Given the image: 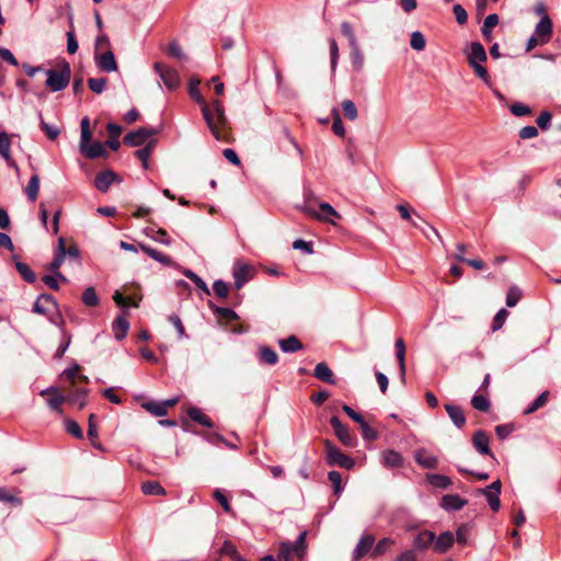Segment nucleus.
Here are the masks:
<instances>
[{
  "label": "nucleus",
  "instance_id": "obj_1",
  "mask_svg": "<svg viewBox=\"0 0 561 561\" xmlns=\"http://www.w3.org/2000/svg\"><path fill=\"white\" fill-rule=\"evenodd\" d=\"M199 80L196 78H191L188 82V94L192 100L199 105L203 117L211 133V135L217 140H224V135L220 134L216 127L213 113L210 111V106L207 104L205 98L202 95L199 91Z\"/></svg>",
  "mask_w": 561,
  "mask_h": 561
},
{
  "label": "nucleus",
  "instance_id": "obj_2",
  "mask_svg": "<svg viewBox=\"0 0 561 561\" xmlns=\"http://www.w3.org/2000/svg\"><path fill=\"white\" fill-rule=\"evenodd\" d=\"M46 85L51 92H60L66 89L71 79V68L68 61H64L59 70L47 69Z\"/></svg>",
  "mask_w": 561,
  "mask_h": 561
},
{
  "label": "nucleus",
  "instance_id": "obj_3",
  "mask_svg": "<svg viewBox=\"0 0 561 561\" xmlns=\"http://www.w3.org/2000/svg\"><path fill=\"white\" fill-rule=\"evenodd\" d=\"M327 450L325 461L329 466H339L344 469H352L355 465L354 459L342 453L331 440H324Z\"/></svg>",
  "mask_w": 561,
  "mask_h": 561
},
{
  "label": "nucleus",
  "instance_id": "obj_4",
  "mask_svg": "<svg viewBox=\"0 0 561 561\" xmlns=\"http://www.w3.org/2000/svg\"><path fill=\"white\" fill-rule=\"evenodd\" d=\"M160 130L159 127H140L127 133L123 138V142L129 147H140L148 138L158 135Z\"/></svg>",
  "mask_w": 561,
  "mask_h": 561
},
{
  "label": "nucleus",
  "instance_id": "obj_5",
  "mask_svg": "<svg viewBox=\"0 0 561 561\" xmlns=\"http://www.w3.org/2000/svg\"><path fill=\"white\" fill-rule=\"evenodd\" d=\"M330 424L335 436L343 445L348 447H353L355 445L356 437L350 433L348 426L343 424L336 415L331 416Z\"/></svg>",
  "mask_w": 561,
  "mask_h": 561
},
{
  "label": "nucleus",
  "instance_id": "obj_6",
  "mask_svg": "<svg viewBox=\"0 0 561 561\" xmlns=\"http://www.w3.org/2000/svg\"><path fill=\"white\" fill-rule=\"evenodd\" d=\"M94 62L102 72H115L118 69L114 53L107 49L105 53L94 51Z\"/></svg>",
  "mask_w": 561,
  "mask_h": 561
},
{
  "label": "nucleus",
  "instance_id": "obj_7",
  "mask_svg": "<svg viewBox=\"0 0 561 561\" xmlns=\"http://www.w3.org/2000/svg\"><path fill=\"white\" fill-rule=\"evenodd\" d=\"M79 150L84 157L89 159L105 158L108 156L104 145L100 141L80 140Z\"/></svg>",
  "mask_w": 561,
  "mask_h": 561
},
{
  "label": "nucleus",
  "instance_id": "obj_8",
  "mask_svg": "<svg viewBox=\"0 0 561 561\" xmlns=\"http://www.w3.org/2000/svg\"><path fill=\"white\" fill-rule=\"evenodd\" d=\"M114 182H121L116 172L111 169L99 172L94 179L96 190L106 193Z\"/></svg>",
  "mask_w": 561,
  "mask_h": 561
},
{
  "label": "nucleus",
  "instance_id": "obj_9",
  "mask_svg": "<svg viewBox=\"0 0 561 561\" xmlns=\"http://www.w3.org/2000/svg\"><path fill=\"white\" fill-rule=\"evenodd\" d=\"M489 435L483 430H478L472 436L473 448L482 456H490L495 458L489 446Z\"/></svg>",
  "mask_w": 561,
  "mask_h": 561
},
{
  "label": "nucleus",
  "instance_id": "obj_10",
  "mask_svg": "<svg viewBox=\"0 0 561 561\" xmlns=\"http://www.w3.org/2000/svg\"><path fill=\"white\" fill-rule=\"evenodd\" d=\"M375 543V537L370 534H363L356 545V547L353 550L352 558L354 561H358L364 556H366Z\"/></svg>",
  "mask_w": 561,
  "mask_h": 561
},
{
  "label": "nucleus",
  "instance_id": "obj_11",
  "mask_svg": "<svg viewBox=\"0 0 561 561\" xmlns=\"http://www.w3.org/2000/svg\"><path fill=\"white\" fill-rule=\"evenodd\" d=\"M468 501L458 494H445L440 499V507L447 512H457L467 505Z\"/></svg>",
  "mask_w": 561,
  "mask_h": 561
},
{
  "label": "nucleus",
  "instance_id": "obj_12",
  "mask_svg": "<svg viewBox=\"0 0 561 561\" xmlns=\"http://www.w3.org/2000/svg\"><path fill=\"white\" fill-rule=\"evenodd\" d=\"M553 25L552 21L548 14H543V16L539 20L536 25L535 32L538 35V38L541 44H547L552 35Z\"/></svg>",
  "mask_w": 561,
  "mask_h": 561
},
{
  "label": "nucleus",
  "instance_id": "obj_13",
  "mask_svg": "<svg viewBox=\"0 0 561 561\" xmlns=\"http://www.w3.org/2000/svg\"><path fill=\"white\" fill-rule=\"evenodd\" d=\"M415 462L424 469H436L438 467V458L424 448L417 449L414 453Z\"/></svg>",
  "mask_w": 561,
  "mask_h": 561
},
{
  "label": "nucleus",
  "instance_id": "obj_14",
  "mask_svg": "<svg viewBox=\"0 0 561 561\" xmlns=\"http://www.w3.org/2000/svg\"><path fill=\"white\" fill-rule=\"evenodd\" d=\"M468 64L474 65V64H482L486 61L488 55L485 51L484 46L480 42H473L470 45V49L467 54Z\"/></svg>",
  "mask_w": 561,
  "mask_h": 561
},
{
  "label": "nucleus",
  "instance_id": "obj_15",
  "mask_svg": "<svg viewBox=\"0 0 561 561\" xmlns=\"http://www.w3.org/2000/svg\"><path fill=\"white\" fill-rule=\"evenodd\" d=\"M320 214L317 213L314 209L306 207L305 210L307 214H309L312 217H317L321 220H325L329 222H333L332 217H340L337 211L327 202H322L320 204Z\"/></svg>",
  "mask_w": 561,
  "mask_h": 561
},
{
  "label": "nucleus",
  "instance_id": "obj_16",
  "mask_svg": "<svg viewBox=\"0 0 561 561\" xmlns=\"http://www.w3.org/2000/svg\"><path fill=\"white\" fill-rule=\"evenodd\" d=\"M455 542V536L451 531H443L435 538L433 545L437 553H445Z\"/></svg>",
  "mask_w": 561,
  "mask_h": 561
},
{
  "label": "nucleus",
  "instance_id": "obj_17",
  "mask_svg": "<svg viewBox=\"0 0 561 561\" xmlns=\"http://www.w3.org/2000/svg\"><path fill=\"white\" fill-rule=\"evenodd\" d=\"M435 540V534L431 530H423L419 533L413 539L412 550L423 551L433 545Z\"/></svg>",
  "mask_w": 561,
  "mask_h": 561
},
{
  "label": "nucleus",
  "instance_id": "obj_18",
  "mask_svg": "<svg viewBox=\"0 0 561 561\" xmlns=\"http://www.w3.org/2000/svg\"><path fill=\"white\" fill-rule=\"evenodd\" d=\"M211 107L213 110L210 108V111L213 113L216 127L218 131L221 134L220 128H225L228 124V118L225 114V107L221 101L217 99L211 102Z\"/></svg>",
  "mask_w": 561,
  "mask_h": 561
},
{
  "label": "nucleus",
  "instance_id": "obj_19",
  "mask_svg": "<svg viewBox=\"0 0 561 561\" xmlns=\"http://www.w3.org/2000/svg\"><path fill=\"white\" fill-rule=\"evenodd\" d=\"M444 408L453 424L457 428H462L466 424V416L461 408L453 403H447Z\"/></svg>",
  "mask_w": 561,
  "mask_h": 561
},
{
  "label": "nucleus",
  "instance_id": "obj_20",
  "mask_svg": "<svg viewBox=\"0 0 561 561\" xmlns=\"http://www.w3.org/2000/svg\"><path fill=\"white\" fill-rule=\"evenodd\" d=\"M112 328L114 331V336L117 341H122L126 337L129 330V321L127 318L121 313L117 314L112 323Z\"/></svg>",
  "mask_w": 561,
  "mask_h": 561
},
{
  "label": "nucleus",
  "instance_id": "obj_21",
  "mask_svg": "<svg viewBox=\"0 0 561 561\" xmlns=\"http://www.w3.org/2000/svg\"><path fill=\"white\" fill-rule=\"evenodd\" d=\"M381 463L389 469L400 468L403 465V458L400 453L394 449H387L382 453Z\"/></svg>",
  "mask_w": 561,
  "mask_h": 561
},
{
  "label": "nucleus",
  "instance_id": "obj_22",
  "mask_svg": "<svg viewBox=\"0 0 561 561\" xmlns=\"http://www.w3.org/2000/svg\"><path fill=\"white\" fill-rule=\"evenodd\" d=\"M313 376L329 385H336V378L331 368L325 363H318L313 370Z\"/></svg>",
  "mask_w": 561,
  "mask_h": 561
},
{
  "label": "nucleus",
  "instance_id": "obj_23",
  "mask_svg": "<svg viewBox=\"0 0 561 561\" xmlns=\"http://www.w3.org/2000/svg\"><path fill=\"white\" fill-rule=\"evenodd\" d=\"M396 358L398 360L400 379L402 383H405V344L402 339H398L394 343Z\"/></svg>",
  "mask_w": 561,
  "mask_h": 561
},
{
  "label": "nucleus",
  "instance_id": "obj_24",
  "mask_svg": "<svg viewBox=\"0 0 561 561\" xmlns=\"http://www.w3.org/2000/svg\"><path fill=\"white\" fill-rule=\"evenodd\" d=\"M12 261L14 262L15 268L21 275V277L28 284H33L36 280L35 273L31 270V267L19 260V256L13 254L11 256Z\"/></svg>",
  "mask_w": 561,
  "mask_h": 561
},
{
  "label": "nucleus",
  "instance_id": "obj_25",
  "mask_svg": "<svg viewBox=\"0 0 561 561\" xmlns=\"http://www.w3.org/2000/svg\"><path fill=\"white\" fill-rule=\"evenodd\" d=\"M139 248L140 250L146 253L149 257H151L152 260L161 263L162 265H165V266H171L172 265V260L169 255L158 251L157 249H153L151 248L150 245H147V244H144V243H140L139 244Z\"/></svg>",
  "mask_w": 561,
  "mask_h": 561
},
{
  "label": "nucleus",
  "instance_id": "obj_26",
  "mask_svg": "<svg viewBox=\"0 0 561 561\" xmlns=\"http://www.w3.org/2000/svg\"><path fill=\"white\" fill-rule=\"evenodd\" d=\"M425 480L435 489L446 490L451 485L450 478L440 473H426Z\"/></svg>",
  "mask_w": 561,
  "mask_h": 561
},
{
  "label": "nucleus",
  "instance_id": "obj_27",
  "mask_svg": "<svg viewBox=\"0 0 561 561\" xmlns=\"http://www.w3.org/2000/svg\"><path fill=\"white\" fill-rule=\"evenodd\" d=\"M66 257V245H65V239L60 237L58 239V248L54 255V259L51 260L49 264V270L51 272L59 271L60 266L64 264Z\"/></svg>",
  "mask_w": 561,
  "mask_h": 561
},
{
  "label": "nucleus",
  "instance_id": "obj_28",
  "mask_svg": "<svg viewBox=\"0 0 561 561\" xmlns=\"http://www.w3.org/2000/svg\"><path fill=\"white\" fill-rule=\"evenodd\" d=\"M59 329L61 332V341L54 354L55 359H61L64 357L65 353L67 352L71 344L72 339V335L68 331H66L62 324L59 327Z\"/></svg>",
  "mask_w": 561,
  "mask_h": 561
},
{
  "label": "nucleus",
  "instance_id": "obj_29",
  "mask_svg": "<svg viewBox=\"0 0 561 561\" xmlns=\"http://www.w3.org/2000/svg\"><path fill=\"white\" fill-rule=\"evenodd\" d=\"M278 344L283 353H295L304 347L302 343L296 335H290L286 339L279 340Z\"/></svg>",
  "mask_w": 561,
  "mask_h": 561
},
{
  "label": "nucleus",
  "instance_id": "obj_30",
  "mask_svg": "<svg viewBox=\"0 0 561 561\" xmlns=\"http://www.w3.org/2000/svg\"><path fill=\"white\" fill-rule=\"evenodd\" d=\"M160 79L170 91L175 90L180 84V76L178 71L172 68H168V71L161 72Z\"/></svg>",
  "mask_w": 561,
  "mask_h": 561
},
{
  "label": "nucleus",
  "instance_id": "obj_31",
  "mask_svg": "<svg viewBox=\"0 0 561 561\" xmlns=\"http://www.w3.org/2000/svg\"><path fill=\"white\" fill-rule=\"evenodd\" d=\"M187 415L192 421L198 423L199 425H203L208 428H211L214 426L213 421L206 414H204L201 409L196 407H191L187 410Z\"/></svg>",
  "mask_w": 561,
  "mask_h": 561
},
{
  "label": "nucleus",
  "instance_id": "obj_32",
  "mask_svg": "<svg viewBox=\"0 0 561 561\" xmlns=\"http://www.w3.org/2000/svg\"><path fill=\"white\" fill-rule=\"evenodd\" d=\"M208 307L211 309L213 313L219 318H224L229 321H236L239 319L238 313L231 308L216 306L213 301H208Z\"/></svg>",
  "mask_w": 561,
  "mask_h": 561
},
{
  "label": "nucleus",
  "instance_id": "obj_33",
  "mask_svg": "<svg viewBox=\"0 0 561 561\" xmlns=\"http://www.w3.org/2000/svg\"><path fill=\"white\" fill-rule=\"evenodd\" d=\"M157 144V139H150L145 147L138 149L135 152V156L141 161L144 169H148V159Z\"/></svg>",
  "mask_w": 561,
  "mask_h": 561
},
{
  "label": "nucleus",
  "instance_id": "obj_34",
  "mask_svg": "<svg viewBox=\"0 0 561 561\" xmlns=\"http://www.w3.org/2000/svg\"><path fill=\"white\" fill-rule=\"evenodd\" d=\"M259 360L262 364L275 365L278 362V355L274 348L261 346L259 348Z\"/></svg>",
  "mask_w": 561,
  "mask_h": 561
},
{
  "label": "nucleus",
  "instance_id": "obj_35",
  "mask_svg": "<svg viewBox=\"0 0 561 561\" xmlns=\"http://www.w3.org/2000/svg\"><path fill=\"white\" fill-rule=\"evenodd\" d=\"M248 272L249 268L247 265H234L232 271V276L234 279V287L240 289L248 282Z\"/></svg>",
  "mask_w": 561,
  "mask_h": 561
},
{
  "label": "nucleus",
  "instance_id": "obj_36",
  "mask_svg": "<svg viewBox=\"0 0 561 561\" xmlns=\"http://www.w3.org/2000/svg\"><path fill=\"white\" fill-rule=\"evenodd\" d=\"M394 543L396 541L391 537L380 539L376 545L374 543V547L371 548V557L378 558L385 554Z\"/></svg>",
  "mask_w": 561,
  "mask_h": 561
},
{
  "label": "nucleus",
  "instance_id": "obj_37",
  "mask_svg": "<svg viewBox=\"0 0 561 561\" xmlns=\"http://www.w3.org/2000/svg\"><path fill=\"white\" fill-rule=\"evenodd\" d=\"M183 275L192 280L195 286L206 296H210V289L206 282L192 270H184Z\"/></svg>",
  "mask_w": 561,
  "mask_h": 561
},
{
  "label": "nucleus",
  "instance_id": "obj_38",
  "mask_svg": "<svg viewBox=\"0 0 561 561\" xmlns=\"http://www.w3.org/2000/svg\"><path fill=\"white\" fill-rule=\"evenodd\" d=\"M39 191V176L38 174H33L28 180V183L25 188V194L30 202H35L38 196Z\"/></svg>",
  "mask_w": 561,
  "mask_h": 561
},
{
  "label": "nucleus",
  "instance_id": "obj_39",
  "mask_svg": "<svg viewBox=\"0 0 561 561\" xmlns=\"http://www.w3.org/2000/svg\"><path fill=\"white\" fill-rule=\"evenodd\" d=\"M81 301L87 307H96L100 304V298L93 286H89L83 290Z\"/></svg>",
  "mask_w": 561,
  "mask_h": 561
},
{
  "label": "nucleus",
  "instance_id": "obj_40",
  "mask_svg": "<svg viewBox=\"0 0 561 561\" xmlns=\"http://www.w3.org/2000/svg\"><path fill=\"white\" fill-rule=\"evenodd\" d=\"M141 407L149 413H151L154 416H164L167 415V410L162 403V401H154L150 400L147 402H144Z\"/></svg>",
  "mask_w": 561,
  "mask_h": 561
},
{
  "label": "nucleus",
  "instance_id": "obj_41",
  "mask_svg": "<svg viewBox=\"0 0 561 561\" xmlns=\"http://www.w3.org/2000/svg\"><path fill=\"white\" fill-rule=\"evenodd\" d=\"M88 389L80 388L76 392L67 398V401L71 404H78V409L82 410L87 405Z\"/></svg>",
  "mask_w": 561,
  "mask_h": 561
},
{
  "label": "nucleus",
  "instance_id": "obj_42",
  "mask_svg": "<svg viewBox=\"0 0 561 561\" xmlns=\"http://www.w3.org/2000/svg\"><path fill=\"white\" fill-rule=\"evenodd\" d=\"M499 23V15L496 13L489 14L484 21L483 25L481 27V33L485 39H489L491 37L492 28L496 26Z\"/></svg>",
  "mask_w": 561,
  "mask_h": 561
},
{
  "label": "nucleus",
  "instance_id": "obj_43",
  "mask_svg": "<svg viewBox=\"0 0 561 561\" xmlns=\"http://www.w3.org/2000/svg\"><path fill=\"white\" fill-rule=\"evenodd\" d=\"M141 491L146 495H164V488L157 481H147L142 483Z\"/></svg>",
  "mask_w": 561,
  "mask_h": 561
},
{
  "label": "nucleus",
  "instance_id": "obj_44",
  "mask_svg": "<svg viewBox=\"0 0 561 561\" xmlns=\"http://www.w3.org/2000/svg\"><path fill=\"white\" fill-rule=\"evenodd\" d=\"M351 62L355 71H360L364 66V54L359 45L351 46Z\"/></svg>",
  "mask_w": 561,
  "mask_h": 561
},
{
  "label": "nucleus",
  "instance_id": "obj_45",
  "mask_svg": "<svg viewBox=\"0 0 561 561\" xmlns=\"http://www.w3.org/2000/svg\"><path fill=\"white\" fill-rule=\"evenodd\" d=\"M548 398H549V391L546 390L543 392H541L528 407L527 409L525 410V414H531L534 413L535 411H537L538 409L542 408L547 401H548Z\"/></svg>",
  "mask_w": 561,
  "mask_h": 561
},
{
  "label": "nucleus",
  "instance_id": "obj_46",
  "mask_svg": "<svg viewBox=\"0 0 561 561\" xmlns=\"http://www.w3.org/2000/svg\"><path fill=\"white\" fill-rule=\"evenodd\" d=\"M66 401L67 397H65L64 394H61L60 391H58L47 400V405L49 407L50 410L58 413H62L61 404Z\"/></svg>",
  "mask_w": 561,
  "mask_h": 561
},
{
  "label": "nucleus",
  "instance_id": "obj_47",
  "mask_svg": "<svg viewBox=\"0 0 561 561\" xmlns=\"http://www.w3.org/2000/svg\"><path fill=\"white\" fill-rule=\"evenodd\" d=\"M38 118H39V127H41V129L46 134V136L50 140H55L58 137L60 130L57 127H54V126L47 124L44 121L43 114H42L41 111L38 112Z\"/></svg>",
  "mask_w": 561,
  "mask_h": 561
},
{
  "label": "nucleus",
  "instance_id": "obj_48",
  "mask_svg": "<svg viewBox=\"0 0 561 561\" xmlns=\"http://www.w3.org/2000/svg\"><path fill=\"white\" fill-rule=\"evenodd\" d=\"M11 148V141L9 134L5 130H0V157L2 159H9Z\"/></svg>",
  "mask_w": 561,
  "mask_h": 561
},
{
  "label": "nucleus",
  "instance_id": "obj_49",
  "mask_svg": "<svg viewBox=\"0 0 561 561\" xmlns=\"http://www.w3.org/2000/svg\"><path fill=\"white\" fill-rule=\"evenodd\" d=\"M295 554V551L291 548V542L289 541H283L279 543L278 549V561H290V558Z\"/></svg>",
  "mask_w": 561,
  "mask_h": 561
},
{
  "label": "nucleus",
  "instance_id": "obj_50",
  "mask_svg": "<svg viewBox=\"0 0 561 561\" xmlns=\"http://www.w3.org/2000/svg\"><path fill=\"white\" fill-rule=\"evenodd\" d=\"M471 404L476 410L481 412L489 411L491 407L490 400L486 397L477 393L471 398Z\"/></svg>",
  "mask_w": 561,
  "mask_h": 561
},
{
  "label": "nucleus",
  "instance_id": "obj_51",
  "mask_svg": "<svg viewBox=\"0 0 561 561\" xmlns=\"http://www.w3.org/2000/svg\"><path fill=\"white\" fill-rule=\"evenodd\" d=\"M522 290L516 285L511 286L506 294V306L510 308L515 307L518 304Z\"/></svg>",
  "mask_w": 561,
  "mask_h": 561
},
{
  "label": "nucleus",
  "instance_id": "obj_52",
  "mask_svg": "<svg viewBox=\"0 0 561 561\" xmlns=\"http://www.w3.org/2000/svg\"><path fill=\"white\" fill-rule=\"evenodd\" d=\"M328 479L333 484V493L336 496H340L343 492V484H342V476L339 471L332 470L328 473Z\"/></svg>",
  "mask_w": 561,
  "mask_h": 561
},
{
  "label": "nucleus",
  "instance_id": "obj_53",
  "mask_svg": "<svg viewBox=\"0 0 561 561\" xmlns=\"http://www.w3.org/2000/svg\"><path fill=\"white\" fill-rule=\"evenodd\" d=\"M329 48L331 71L334 73L339 62V46L334 38L329 39Z\"/></svg>",
  "mask_w": 561,
  "mask_h": 561
},
{
  "label": "nucleus",
  "instance_id": "obj_54",
  "mask_svg": "<svg viewBox=\"0 0 561 561\" xmlns=\"http://www.w3.org/2000/svg\"><path fill=\"white\" fill-rule=\"evenodd\" d=\"M341 33L347 38L350 47L358 45L353 26L350 22H347V21L342 22Z\"/></svg>",
  "mask_w": 561,
  "mask_h": 561
},
{
  "label": "nucleus",
  "instance_id": "obj_55",
  "mask_svg": "<svg viewBox=\"0 0 561 561\" xmlns=\"http://www.w3.org/2000/svg\"><path fill=\"white\" fill-rule=\"evenodd\" d=\"M306 536L307 531H302L299 534L297 539L291 542V548L297 557H302L306 552Z\"/></svg>",
  "mask_w": 561,
  "mask_h": 561
},
{
  "label": "nucleus",
  "instance_id": "obj_56",
  "mask_svg": "<svg viewBox=\"0 0 561 561\" xmlns=\"http://www.w3.org/2000/svg\"><path fill=\"white\" fill-rule=\"evenodd\" d=\"M0 502L9 503L14 507H20L23 504L21 497L10 494L3 486L0 488Z\"/></svg>",
  "mask_w": 561,
  "mask_h": 561
},
{
  "label": "nucleus",
  "instance_id": "obj_57",
  "mask_svg": "<svg viewBox=\"0 0 561 561\" xmlns=\"http://www.w3.org/2000/svg\"><path fill=\"white\" fill-rule=\"evenodd\" d=\"M342 110L344 112V116L350 121H355L358 116L356 105L351 100H344L341 104Z\"/></svg>",
  "mask_w": 561,
  "mask_h": 561
},
{
  "label": "nucleus",
  "instance_id": "obj_58",
  "mask_svg": "<svg viewBox=\"0 0 561 561\" xmlns=\"http://www.w3.org/2000/svg\"><path fill=\"white\" fill-rule=\"evenodd\" d=\"M508 314H510V312L504 308H501L496 312V314L494 316V318L492 320V324H491V329L493 332L499 331L503 327Z\"/></svg>",
  "mask_w": 561,
  "mask_h": 561
},
{
  "label": "nucleus",
  "instance_id": "obj_59",
  "mask_svg": "<svg viewBox=\"0 0 561 561\" xmlns=\"http://www.w3.org/2000/svg\"><path fill=\"white\" fill-rule=\"evenodd\" d=\"M168 321L175 328L179 339L188 337L185 333V328L182 323L181 318L176 313H172L168 317Z\"/></svg>",
  "mask_w": 561,
  "mask_h": 561
},
{
  "label": "nucleus",
  "instance_id": "obj_60",
  "mask_svg": "<svg viewBox=\"0 0 561 561\" xmlns=\"http://www.w3.org/2000/svg\"><path fill=\"white\" fill-rule=\"evenodd\" d=\"M410 45L413 49L420 51L425 48L426 41L424 35L420 31H415L411 34Z\"/></svg>",
  "mask_w": 561,
  "mask_h": 561
},
{
  "label": "nucleus",
  "instance_id": "obj_61",
  "mask_svg": "<svg viewBox=\"0 0 561 561\" xmlns=\"http://www.w3.org/2000/svg\"><path fill=\"white\" fill-rule=\"evenodd\" d=\"M106 82H107V79L104 77L103 78H89L88 85L92 92H94L96 94H101L105 89Z\"/></svg>",
  "mask_w": 561,
  "mask_h": 561
},
{
  "label": "nucleus",
  "instance_id": "obj_62",
  "mask_svg": "<svg viewBox=\"0 0 561 561\" xmlns=\"http://www.w3.org/2000/svg\"><path fill=\"white\" fill-rule=\"evenodd\" d=\"M360 431H362V437L365 440H376L378 438V432L374 430L364 419V423H358Z\"/></svg>",
  "mask_w": 561,
  "mask_h": 561
},
{
  "label": "nucleus",
  "instance_id": "obj_63",
  "mask_svg": "<svg viewBox=\"0 0 561 561\" xmlns=\"http://www.w3.org/2000/svg\"><path fill=\"white\" fill-rule=\"evenodd\" d=\"M515 430V425L513 423H505L495 426V434L499 439H506Z\"/></svg>",
  "mask_w": 561,
  "mask_h": 561
},
{
  "label": "nucleus",
  "instance_id": "obj_64",
  "mask_svg": "<svg viewBox=\"0 0 561 561\" xmlns=\"http://www.w3.org/2000/svg\"><path fill=\"white\" fill-rule=\"evenodd\" d=\"M65 428H66L67 433L71 434L76 438H79V439L83 438L82 430L75 420H71V419L66 420Z\"/></svg>",
  "mask_w": 561,
  "mask_h": 561
}]
</instances>
